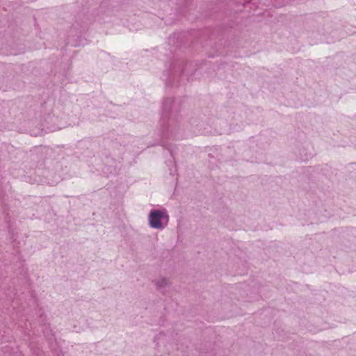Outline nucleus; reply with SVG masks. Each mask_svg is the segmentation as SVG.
Listing matches in <instances>:
<instances>
[{"label": "nucleus", "instance_id": "obj_1", "mask_svg": "<svg viewBox=\"0 0 356 356\" xmlns=\"http://www.w3.org/2000/svg\"><path fill=\"white\" fill-rule=\"evenodd\" d=\"M175 106V100L172 98H168L163 103V128L162 136L165 138H177V124L172 118V111Z\"/></svg>", "mask_w": 356, "mask_h": 356}, {"label": "nucleus", "instance_id": "obj_2", "mask_svg": "<svg viewBox=\"0 0 356 356\" xmlns=\"http://www.w3.org/2000/svg\"><path fill=\"white\" fill-rule=\"evenodd\" d=\"M169 216L165 209H152L148 215V222L153 229H163L168 225Z\"/></svg>", "mask_w": 356, "mask_h": 356}, {"label": "nucleus", "instance_id": "obj_3", "mask_svg": "<svg viewBox=\"0 0 356 356\" xmlns=\"http://www.w3.org/2000/svg\"><path fill=\"white\" fill-rule=\"evenodd\" d=\"M168 280L165 277H159L155 280V284L159 289H161L168 285Z\"/></svg>", "mask_w": 356, "mask_h": 356}, {"label": "nucleus", "instance_id": "obj_4", "mask_svg": "<svg viewBox=\"0 0 356 356\" xmlns=\"http://www.w3.org/2000/svg\"><path fill=\"white\" fill-rule=\"evenodd\" d=\"M161 145L162 146H165V142L162 140L161 142Z\"/></svg>", "mask_w": 356, "mask_h": 356}]
</instances>
